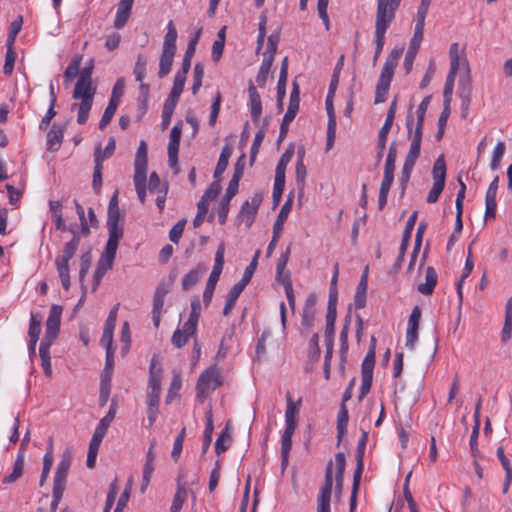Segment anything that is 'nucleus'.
Returning a JSON list of instances; mask_svg holds the SVG:
<instances>
[{
  "instance_id": "30",
  "label": "nucleus",
  "mask_w": 512,
  "mask_h": 512,
  "mask_svg": "<svg viewBox=\"0 0 512 512\" xmlns=\"http://www.w3.org/2000/svg\"><path fill=\"white\" fill-rule=\"evenodd\" d=\"M422 39L423 36L414 34L410 41L409 48L406 52L403 63L406 73H410V71L412 70L413 63L416 58V54L419 50Z\"/></svg>"
},
{
  "instance_id": "2",
  "label": "nucleus",
  "mask_w": 512,
  "mask_h": 512,
  "mask_svg": "<svg viewBox=\"0 0 512 512\" xmlns=\"http://www.w3.org/2000/svg\"><path fill=\"white\" fill-rule=\"evenodd\" d=\"M402 0H377L375 15V52L381 54L385 45V35L394 21Z\"/></svg>"
},
{
  "instance_id": "50",
  "label": "nucleus",
  "mask_w": 512,
  "mask_h": 512,
  "mask_svg": "<svg viewBox=\"0 0 512 512\" xmlns=\"http://www.w3.org/2000/svg\"><path fill=\"white\" fill-rule=\"evenodd\" d=\"M433 183H440L445 185L446 179V163L444 160V156H439L434 162L433 170Z\"/></svg>"
},
{
  "instance_id": "10",
  "label": "nucleus",
  "mask_w": 512,
  "mask_h": 512,
  "mask_svg": "<svg viewBox=\"0 0 512 512\" xmlns=\"http://www.w3.org/2000/svg\"><path fill=\"white\" fill-rule=\"evenodd\" d=\"M224 253H225V245L221 243L218 246V249L215 253V260L213 269L209 275V278L206 283V287L203 292V302L205 306H208L211 303L215 287L217 282L219 281L220 275L224 266Z\"/></svg>"
},
{
  "instance_id": "35",
  "label": "nucleus",
  "mask_w": 512,
  "mask_h": 512,
  "mask_svg": "<svg viewBox=\"0 0 512 512\" xmlns=\"http://www.w3.org/2000/svg\"><path fill=\"white\" fill-rule=\"evenodd\" d=\"M368 440V432L362 431V435L358 440L357 451H356V469L354 473H356V477H361L364 469V453L366 448V443Z\"/></svg>"
},
{
  "instance_id": "23",
  "label": "nucleus",
  "mask_w": 512,
  "mask_h": 512,
  "mask_svg": "<svg viewBox=\"0 0 512 512\" xmlns=\"http://www.w3.org/2000/svg\"><path fill=\"white\" fill-rule=\"evenodd\" d=\"M118 243L113 240H107L105 252L98 261L97 267L105 272L112 268L116 256Z\"/></svg>"
},
{
  "instance_id": "59",
  "label": "nucleus",
  "mask_w": 512,
  "mask_h": 512,
  "mask_svg": "<svg viewBox=\"0 0 512 512\" xmlns=\"http://www.w3.org/2000/svg\"><path fill=\"white\" fill-rule=\"evenodd\" d=\"M177 104L170 102L168 100H165L163 109H162V115H161V129L166 130L168 126L170 125L171 118L173 115V112L176 108Z\"/></svg>"
},
{
  "instance_id": "56",
  "label": "nucleus",
  "mask_w": 512,
  "mask_h": 512,
  "mask_svg": "<svg viewBox=\"0 0 512 512\" xmlns=\"http://www.w3.org/2000/svg\"><path fill=\"white\" fill-rule=\"evenodd\" d=\"M339 81L335 79H331L328 94L326 96L325 105L328 118H336L334 106H333V98L337 89Z\"/></svg>"
},
{
  "instance_id": "27",
  "label": "nucleus",
  "mask_w": 512,
  "mask_h": 512,
  "mask_svg": "<svg viewBox=\"0 0 512 512\" xmlns=\"http://www.w3.org/2000/svg\"><path fill=\"white\" fill-rule=\"evenodd\" d=\"M201 313V304L199 298L195 296L191 301V312L188 320L185 322V332L195 334L198 320Z\"/></svg>"
},
{
  "instance_id": "42",
  "label": "nucleus",
  "mask_w": 512,
  "mask_h": 512,
  "mask_svg": "<svg viewBox=\"0 0 512 512\" xmlns=\"http://www.w3.org/2000/svg\"><path fill=\"white\" fill-rule=\"evenodd\" d=\"M73 234H74L73 238L64 245L63 254L60 256H57L55 258L56 260H60L63 262H70V260L74 257V255L78 249V246L80 244V238L76 234V232L73 231Z\"/></svg>"
},
{
  "instance_id": "44",
  "label": "nucleus",
  "mask_w": 512,
  "mask_h": 512,
  "mask_svg": "<svg viewBox=\"0 0 512 512\" xmlns=\"http://www.w3.org/2000/svg\"><path fill=\"white\" fill-rule=\"evenodd\" d=\"M24 470V454L19 451L16 460L13 464L12 472L3 479L4 484H9L17 481L23 474Z\"/></svg>"
},
{
  "instance_id": "55",
  "label": "nucleus",
  "mask_w": 512,
  "mask_h": 512,
  "mask_svg": "<svg viewBox=\"0 0 512 512\" xmlns=\"http://www.w3.org/2000/svg\"><path fill=\"white\" fill-rule=\"evenodd\" d=\"M55 266L60 278L62 287L68 291L70 288L69 262H63L55 259Z\"/></svg>"
},
{
  "instance_id": "24",
  "label": "nucleus",
  "mask_w": 512,
  "mask_h": 512,
  "mask_svg": "<svg viewBox=\"0 0 512 512\" xmlns=\"http://www.w3.org/2000/svg\"><path fill=\"white\" fill-rule=\"evenodd\" d=\"M316 301L317 298L314 294H310L306 298L301 321L302 326L306 329L313 327L316 315Z\"/></svg>"
},
{
  "instance_id": "16",
  "label": "nucleus",
  "mask_w": 512,
  "mask_h": 512,
  "mask_svg": "<svg viewBox=\"0 0 512 512\" xmlns=\"http://www.w3.org/2000/svg\"><path fill=\"white\" fill-rule=\"evenodd\" d=\"M261 202L262 196L255 194L250 200H247L242 204L239 217L245 222L247 227H250L254 222Z\"/></svg>"
},
{
  "instance_id": "64",
  "label": "nucleus",
  "mask_w": 512,
  "mask_h": 512,
  "mask_svg": "<svg viewBox=\"0 0 512 512\" xmlns=\"http://www.w3.org/2000/svg\"><path fill=\"white\" fill-rule=\"evenodd\" d=\"M230 442H231V437L228 433V428L226 427L221 432L219 437L216 439V442H215L216 454L220 455V454L224 453L229 448Z\"/></svg>"
},
{
  "instance_id": "20",
  "label": "nucleus",
  "mask_w": 512,
  "mask_h": 512,
  "mask_svg": "<svg viewBox=\"0 0 512 512\" xmlns=\"http://www.w3.org/2000/svg\"><path fill=\"white\" fill-rule=\"evenodd\" d=\"M249 109L254 124H258L262 115V102L260 94L252 82L249 84Z\"/></svg>"
},
{
  "instance_id": "41",
  "label": "nucleus",
  "mask_w": 512,
  "mask_h": 512,
  "mask_svg": "<svg viewBox=\"0 0 512 512\" xmlns=\"http://www.w3.org/2000/svg\"><path fill=\"white\" fill-rule=\"evenodd\" d=\"M349 415L346 404L342 403L340 410L337 415V445L339 446L342 438L344 437L347 425H348Z\"/></svg>"
},
{
  "instance_id": "53",
  "label": "nucleus",
  "mask_w": 512,
  "mask_h": 512,
  "mask_svg": "<svg viewBox=\"0 0 512 512\" xmlns=\"http://www.w3.org/2000/svg\"><path fill=\"white\" fill-rule=\"evenodd\" d=\"M177 30L173 21L167 24V32L164 37L162 49L176 51Z\"/></svg>"
},
{
  "instance_id": "29",
  "label": "nucleus",
  "mask_w": 512,
  "mask_h": 512,
  "mask_svg": "<svg viewBox=\"0 0 512 512\" xmlns=\"http://www.w3.org/2000/svg\"><path fill=\"white\" fill-rule=\"evenodd\" d=\"M167 289L163 286H158L153 297V323L155 327L159 326L160 315L164 306V299L167 294Z\"/></svg>"
},
{
  "instance_id": "8",
  "label": "nucleus",
  "mask_w": 512,
  "mask_h": 512,
  "mask_svg": "<svg viewBox=\"0 0 512 512\" xmlns=\"http://www.w3.org/2000/svg\"><path fill=\"white\" fill-rule=\"evenodd\" d=\"M222 377L217 366L212 365L204 370L197 381L196 393L197 397L202 401L212 394L219 386L222 385Z\"/></svg>"
},
{
  "instance_id": "1",
  "label": "nucleus",
  "mask_w": 512,
  "mask_h": 512,
  "mask_svg": "<svg viewBox=\"0 0 512 512\" xmlns=\"http://www.w3.org/2000/svg\"><path fill=\"white\" fill-rule=\"evenodd\" d=\"M119 304H116L109 312V315L105 321L103 334L100 339V346L106 350V352H113V331L117 321V313ZM131 330L128 322H124L121 326L120 336L116 343L115 349L121 350V352H128L131 348Z\"/></svg>"
},
{
  "instance_id": "11",
  "label": "nucleus",
  "mask_w": 512,
  "mask_h": 512,
  "mask_svg": "<svg viewBox=\"0 0 512 512\" xmlns=\"http://www.w3.org/2000/svg\"><path fill=\"white\" fill-rule=\"evenodd\" d=\"M333 461L329 460L324 475V483L317 494V512H331V497L333 487Z\"/></svg>"
},
{
  "instance_id": "12",
  "label": "nucleus",
  "mask_w": 512,
  "mask_h": 512,
  "mask_svg": "<svg viewBox=\"0 0 512 512\" xmlns=\"http://www.w3.org/2000/svg\"><path fill=\"white\" fill-rule=\"evenodd\" d=\"M242 169L236 167L233 177L229 182V185L226 189L225 196L220 202L219 208H218V221L220 224H225L227 221L228 213H229V206L231 199L236 195L238 191L239 181L242 177Z\"/></svg>"
},
{
  "instance_id": "28",
  "label": "nucleus",
  "mask_w": 512,
  "mask_h": 512,
  "mask_svg": "<svg viewBox=\"0 0 512 512\" xmlns=\"http://www.w3.org/2000/svg\"><path fill=\"white\" fill-rule=\"evenodd\" d=\"M188 71L180 70L175 74L173 87L171 89L170 94L168 95L167 99L170 102L178 103L180 96L183 92L185 81H186V75Z\"/></svg>"
},
{
  "instance_id": "6",
  "label": "nucleus",
  "mask_w": 512,
  "mask_h": 512,
  "mask_svg": "<svg viewBox=\"0 0 512 512\" xmlns=\"http://www.w3.org/2000/svg\"><path fill=\"white\" fill-rule=\"evenodd\" d=\"M134 185L139 201L144 204L146 200L147 182V144L141 141L134 161Z\"/></svg>"
},
{
  "instance_id": "58",
  "label": "nucleus",
  "mask_w": 512,
  "mask_h": 512,
  "mask_svg": "<svg viewBox=\"0 0 512 512\" xmlns=\"http://www.w3.org/2000/svg\"><path fill=\"white\" fill-rule=\"evenodd\" d=\"M336 320V299H333L332 293L329 296L328 309L326 315V332L331 333L334 329Z\"/></svg>"
},
{
  "instance_id": "5",
  "label": "nucleus",
  "mask_w": 512,
  "mask_h": 512,
  "mask_svg": "<svg viewBox=\"0 0 512 512\" xmlns=\"http://www.w3.org/2000/svg\"><path fill=\"white\" fill-rule=\"evenodd\" d=\"M402 52V48H394L386 58L376 85L374 99L375 104L383 103L387 100V95L394 76V71L398 65Z\"/></svg>"
},
{
  "instance_id": "25",
  "label": "nucleus",
  "mask_w": 512,
  "mask_h": 512,
  "mask_svg": "<svg viewBox=\"0 0 512 512\" xmlns=\"http://www.w3.org/2000/svg\"><path fill=\"white\" fill-rule=\"evenodd\" d=\"M300 91L299 86L294 83L293 89L290 93L289 105L285 115L283 116L284 122L291 123L296 117L299 110Z\"/></svg>"
},
{
  "instance_id": "22",
  "label": "nucleus",
  "mask_w": 512,
  "mask_h": 512,
  "mask_svg": "<svg viewBox=\"0 0 512 512\" xmlns=\"http://www.w3.org/2000/svg\"><path fill=\"white\" fill-rule=\"evenodd\" d=\"M134 0H120L114 19V27L122 29L130 18Z\"/></svg>"
},
{
  "instance_id": "9",
  "label": "nucleus",
  "mask_w": 512,
  "mask_h": 512,
  "mask_svg": "<svg viewBox=\"0 0 512 512\" xmlns=\"http://www.w3.org/2000/svg\"><path fill=\"white\" fill-rule=\"evenodd\" d=\"M62 311L63 309L60 305L54 304L51 306L46 320L45 335L40 342L39 352H48L53 341L58 337Z\"/></svg>"
},
{
  "instance_id": "15",
  "label": "nucleus",
  "mask_w": 512,
  "mask_h": 512,
  "mask_svg": "<svg viewBox=\"0 0 512 512\" xmlns=\"http://www.w3.org/2000/svg\"><path fill=\"white\" fill-rule=\"evenodd\" d=\"M420 149L421 142L411 141L409 151L405 157V161L402 167L401 181L403 186H405L410 179L412 170L420 155Z\"/></svg>"
},
{
  "instance_id": "13",
  "label": "nucleus",
  "mask_w": 512,
  "mask_h": 512,
  "mask_svg": "<svg viewBox=\"0 0 512 512\" xmlns=\"http://www.w3.org/2000/svg\"><path fill=\"white\" fill-rule=\"evenodd\" d=\"M375 355L366 354L361 365V387L358 396L360 401L369 393L372 386Z\"/></svg>"
},
{
  "instance_id": "3",
  "label": "nucleus",
  "mask_w": 512,
  "mask_h": 512,
  "mask_svg": "<svg viewBox=\"0 0 512 512\" xmlns=\"http://www.w3.org/2000/svg\"><path fill=\"white\" fill-rule=\"evenodd\" d=\"M162 366L157 357H153L149 368V391L146 397L147 420L149 427L153 426L159 414L161 395Z\"/></svg>"
},
{
  "instance_id": "60",
  "label": "nucleus",
  "mask_w": 512,
  "mask_h": 512,
  "mask_svg": "<svg viewBox=\"0 0 512 512\" xmlns=\"http://www.w3.org/2000/svg\"><path fill=\"white\" fill-rule=\"evenodd\" d=\"M290 256V247H287L286 251L280 255L277 261L276 266V278L278 281L282 283V279L285 274H290V272L286 271V265L289 261Z\"/></svg>"
},
{
  "instance_id": "4",
  "label": "nucleus",
  "mask_w": 512,
  "mask_h": 512,
  "mask_svg": "<svg viewBox=\"0 0 512 512\" xmlns=\"http://www.w3.org/2000/svg\"><path fill=\"white\" fill-rule=\"evenodd\" d=\"M96 94V87L92 81L78 79L74 91L73 98L80 100L79 103L72 105V110L77 109V123L85 124L89 118V112L92 108L94 96Z\"/></svg>"
},
{
  "instance_id": "38",
  "label": "nucleus",
  "mask_w": 512,
  "mask_h": 512,
  "mask_svg": "<svg viewBox=\"0 0 512 512\" xmlns=\"http://www.w3.org/2000/svg\"><path fill=\"white\" fill-rule=\"evenodd\" d=\"M295 427L285 426L281 439V457L282 463L285 465L288 462L289 454L292 448V436L295 433Z\"/></svg>"
},
{
  "instance_id": "34",
  "label": "nucleus",
  "mask_w": 512,
  "mask_h": 512,
  "mask_svg": "<svg viewBox=\"0 0 512 512\" xmlns=\"http://www.w3.org/2000/svg\"><path fill=\"white\" fill-rule=\"evenodd\" d=\"M394 181V173L384 172L383 179L380 185L378 208L382 210L387 204L388 194Z\"/></svg>"
},
{
  "instance_id": "45",
  "label": "nucleus",
  "mask_w": 512,
  "mask_h": 512,
  "mask_svg": "<svg viewBox=\"0 0 512 512\" xmlns=\"http://www.w3.org/2000/svg\"><path fill=\"white\" fill-rule=\"evenodd\" d=\"M175 52L176 51L162 49L158 72L160 78L165 77L171 71Z\"/></svg>"
},
{
  "instance_id": "32",
  "label": "nucleus",
  "mask_w": 512,
  "mask_h": 512,
  "mask_svg": "<svg viewBox=\"0 0 512 512\" xmlns=\"http://www.w3.org/2000/svg\"><path fill=\"white\" fill-rule=\"evenodd\" d=\"M416 220H417V211H414L409 216V218H408V220L406 222V227H405V231H404V235H403V239H402V242H401V245H400L399 255H398V259H397V262H399V263L404 260V255H405L406 249L408 247L409 240H410V237H411V232H412V230L414 228Z\"/></svg>"
},
{
  "instance_id": "26",
  "label": "nucleus",
  "mask_w": 512,
  "mask_h": 512,
  "mask_svg": "<svg viewBox=\"0 0 512 512\" xmlns=\"http://www.w3.org/2000/svg\"><path fill=\"white\" fill-rule=\"evenodd\" d=\"M460 189L457 193L455 206H456V219H455V232L460 233L463 228L462 213H463V201L466 193V185L460 177H458Z\"/></svg>"
},
{
  "instance_id": "54",
  "label": "nucleus",
  "mask_w": 512,
  "mask_h": 512,
  "mask_svg": "<svg viewBox=\"0 0 512 512\" xmlns=\"http://www.w3.org/2000/svg\"><path fill=\"white\" fill-rule=\"evenodd\" d=\"M182 387V378L179 372L174 371L173 377L166 395V403L170 404L175 397L179 396Z\"/></svg>"
},
{
  "instance_id": "7",
  "label": "nucleus",
  "mask_w": 512,
  "mask_h": 512,
  "mask_svg": "<svg viewBox=\"0 0 512 512\" xmlns=\"http://www.w3.org/2000/svg\"><path fill=\"white\" fill-rule=\"evenodd\" d=\"M431 101V96H426L419 104L416 110V120L412 113V106H410L409 112L406 117L407 136L410 141H422L423 136V123L428 106Z\"/></svg>"
},
{
  "instance_id": "51",
  "label": "nucleus",
  "mask_w": 512,
  "mask_h": 512,
  "mask_svg": "<svg viewBox=\"0 0 512 512\" xmlns=\"http://www.w3.org/2000/svg\"><path fill=\"white\" fill-rule=\"evenodd\" d=\"M273 61L274 59H272V56H264L256 76V82L260 87L265 86Z\"/></svg>"
},
{
  "instance_id": "31",
  "label": "nucleus",
  "mask_w": 512,
  "mask_h": 512,
  "mask_svg": "<svg viewBox=\"0 0 512 512\" xmlns=\"http://www.w3.org/2000/svg\"><path fill=\"white\" fill-rule=\"evenodd\" d=\"M112 375H113V372L109 371L108 369H103V371L101 373L100 394H99L100 406H105L110 397Z\"/></svg>"
},
{
  "instance_id": "36",
  "label": "nucleus",
  "mask_w": 512,
  "mask_h": 512,
  "mask_svg": "<svg viewBox=\"0 0 512 512\" xmlns=\"http://www.w3.org/2000/svg\"><path fill=\"white\" fill-rule=\"evenodd\" d=\"M205 272V267L198 264L195 268L186 273L182 278V288L187 291L194 287Z\"/></svg>"
},
{
  "instance_id": "17",
  "label": "nucleus",
  "mask_w": 512,
  "mask_h": 512,
  "mask_svg": "<svg viewBox=\"0 0 512 512\" xmlns=\"http://www.w3.org/2000/svg\"><path fill=\"white\" fill-rule=\"evenodd\" d=\"M121 213L119 208H108V240L119 242L123 236V227L120 225Z\"/></svg>"
},
{
  "instance_id": "48",
  "label": "nucleus",
  "mask_w": 512,
  "mask_h": 512,
  "mask_svg": "<svg viewBox=\"0 0 512 512\" xmlns=\"http://www.w3.org/2000/svg\"><path fill=\"white\" fill-rule=\"evenodd\" d=\"M49 207L54 219L55 228L59 231H65L67 226L63 218L62 204L59 201H50Z\"/></svg>"
},
{
  "instance_id": "47",
  "label": "nucleus",
  "mask_w": 512,
  "mask_h": 512,
  "mask_svg": "<svg viewBox=\"0 0 512 512\" xmlns=\"http://www.w3.org/2000/svg\"><path fill=\"white\" fill-rule=\"evenodd\" d=\"M474 268V261L471 255V251L469 250L468 256L465 261L464 271L460 279L457 281L456 288H457V295L459 298V302L461 303L463 300V283L465 279L471 274Z\"/></svg>"
},
{
  "instance_id": "62",
  "label": "nucleus",
  "mask_w": 512,
  "mask_h": 512,
  "mask_svg": "<svg viewBox=\"0 0 512 512\" xmlns=\"http://www.w3.org/2000/svg\"><path fill=\"white\" fill-rule=\"evenodd\" d=\"M449 57H450V69L459 70L461 65H465V59H460L459 53V45L458 43H453L449 49Z\"/></svg>"
},
{
  "instance_id": "63",
  "label": "nucleus",
  "mask_w": 512,
  "mask_h": 512,
  "mask_svg": "<svg viewBox=\"0 0 512 512\" xmlns=\"http://www.w3.org/2000/svg\"><path fill=\"white\" fill-rule=\"evenodd\" d=\"M204 77V66L201 63H196L193 69V84L191 87L192 94L196 95L202 86V79Z\"/></svg>"
},
{
  "instance_id": "18",
  "label": "nucleus",
  "mask_w": 512,
  "mask_h": 512,
  "mask_svg": "<svg viewBox=\"0 0 512 512\" xmlns=\"http://www.w3.org/2000/svg\"><path fill=\"white\" fill-rule=\"evenodd\" d=\"M72 457L69 452L62 454L61 459L57 465V469L54 476V486L66 488V481L69 469L71 467Z\"/></svg>"
},
{
  "instance_id": "43",
  "label": "nucleus",
  "mask_w": 512,
  "mask_h": 512,
  "mask_svg": "<svg viewBox=\"0 0 512 512\" xmlns=\"http://www.w3.org/2000/svg\"><path fill=\"white\" fill-rule=\"evenodd\" d=\"M201 30H198L193 37L188 42L186 52L184 54L183 60H182V70L189 71L191 67V59L193 58L195 51H196V45L198 43L199 37H200Z\"/></svg>"
},
{
  "instance_id": "39",
  "label": "nucleus",
  "mask_w": 512,
  "mask_h": 512,
  "mask_svg": "<svg viewBox=\"0 0 512 512\" xmlns=\"http://www.w3.org/2000/svg\"><path fill=\"white\" fill-rule=\"evenodd\" d=\"M63 137V129L60 127L52 126V128L47 133V150L52 152L58 151L61 147Z\"/></svg>"
},
{
  "instance_id": "21",
  "label": "nucleus",
  "mask_w": 512,
  "mask_h": 512,
  "mask_svg": "<svg viewBox=\"0 0 512 512\" xmlns=\"http://www.w3.org/2000/svg\"><path fill=\"white\" fill-rule=\"evenodd\" d=\"M41 323H42V317L39 313L31 312L30 314V323H29V342H28V349L29 352H35L36 344L39 340V336L41 333Z\"/></svg>"
},
{
  "instance_id": "19",
  "label": "nucleus",
  "mask_w": 512,
  "mask_h": 512,
  "mask_svg": "<svg viewBox=\"0 0 512 512\" xmlns=\"http://www.w3.org/2000/svg\"><path fill=\"white\" fill-rule=\"evenodd\" d=\"M396 114V101H392L390 104L389 110L386 115L385 122L381 127L378 135V148H380V153H382L386 147L387 136L391 130Z\"/></svg>"
},
{
  "instance_id": "46",
  "label": "nucleus",
  "mask_w": 512,
  "mask_h": 512,
  "mask_svg": "<svg viewBox=\"0 0 512 512\" xmlns=\"http://www.w3.org/2000/svg\"><path fill=\"white\" fill-rule=\"evenodd\" d=\"M116 149V142L113 137L108 139V143L104 150H102L101 145L98 144L94 151V162H97L99 159V163L103 164V161L110 158Z\"/></svg>"
},
{
  "instance_id": "57",
  "label": "nucleus",
  "mask_w": 512,
  "mask_h": 512,
  "mask_svg": "<svg viewBox=\"0 0 512 512\" xmlns=\"http://www.w3.org/2000/svg\"><path fill=\"white\" fill-rule=\"evenodd\" d=\"M187 499V490L185 487V483L181 480V477L177 479V488L176 493L174 495L172 505L182 509L184 503Z\"/></svg>"
},
{
  "instance_id": "14",
  "label": "nucleus",
  "mask_w": 512,
  "mask_h": 512,
  "mask_svg": "<svg viewBox=\"0 0 512 512\" xmlns=\"http://www.w3.org/2000/svg\"><path fill=\"white\" fill-rule=\"evenodd\" d=\"M181 134H182V122L179 121L176 123L170 132V140L168 144V163L171 168L177 169L178 166V151H179V144L181 140Z\"/></svg>"
},
{
  "instance_id": "61",
  "label": "nucleus",
  "mask_w": 512,
  "mask_h": 512,
  "mask_svg": "<svg viewBox=\"0 0 512 512\" xmlns=\"http://www.w3.org/2000/svg\"><path fill=\"white\" fill-rule=\"evenodd\" d=\"M505 153V143L499 141L493 149L492 157L490 161L491 170L495 171L500 167L501 160Z\"/></svg>"
},
{
  "instance_id": "52",
  "label": "nucleus",
  "mask_w": 512,
  "mask_h": 512,
  "mask_svg": "<svg viewBox=\"0 0 512 512\" xmlns=\"http://www.w3.org/2000/svg\"><path fill=\"white\" fill-rule=\"evenodd\" d=\"M303 155L304 152H298V160L296 163V183L301 193H303L305 189V180L307 175V169L303 162Z\"/></svg>"
},
{
  "instance_id": "49",
  "label": "nucleus",
  "mask_w": 512,
  "mask_h": 512,
  "mask_svg": "<svg viewBox=\"0 0 512 512\" xmlns=\"http://www.w3.org/2000/svg\"><path fill=\"white\" fill-rule=\"evenodd\" d=\"M231 155L232 148L229 145L223 146L214 171V178H219L225 172Z\"/></svg>"
},
{
  "instance_id": "33",
  "label": "nucleus",
  "mask_w": 512,
  "mask_h": 512,
  "mask_svg": "<svg viewBox=\"0 0 512 512\" xmlns=\"http://www.w3.org/2000/svg\"><path fill=\"white\" fill-rule=\"evenodd\" d=\"M438 282V275L436 270L429 266L425 271V283L418 285V291L423 295H431Z\"/></svg>"
},
{
  "instance_id": "37",
  "label": "nucleus",
  "mask_w": 512,
  "mask_h": 512,
  "mask_svg": "<svg viewBox=\"0 0 512 512\" xmlns=\"http://www.w3.org/2000/svg\"><path fill=\"white\" fill-rule=\"evenodd\" d=\"M335 490L336 493H341L343 481H344V472H345V466H346V459L343 452H338L335 455Z\"/></svg>"
},
{
  "instance_id": "40",
  "label": "nucleus",
  "mask_w": 512,
  "mask_h": 512,
  "mask_svg": "<svg viewBox=\"0 0 512 512\" xmlns=\"http://www.w3.org/2000/svg\"><path fill=\"white\" fill-rule=\"evenodd\" d=\"M286 410H285V426L297 428L298 423V407L294 403L291 395H286Z\"/></svg>"
}]
</instances>
